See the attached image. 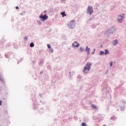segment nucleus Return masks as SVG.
Listing matches in <instances>:
<instances>
[{
	"instance_id": "9",
	"label": "nucleus",
	"mask_w": 126,
	"mask_h": 126,
	"mask_svg": "<svg viewBox=\"0 0 126 126\" xmlns=\"http://www.w3.org/2000/svg\"><path fill=\"white\" fill-rule=\"evenodd\" d=\"M91 65H92V64L90 62H87L86 64V66H87V67H89L91 69Z\"/></svg>"
},
{
	"instance_id": "42",
	"label": "nucleus",
	"mask_w": 126,
	"mask_h": 126,
	"mask_svg": "<svg viewBox=\"0 0 126 126\" xmlns=\"http://www.w3.org/2000/svg\"><path fill=\"white\" fill-rule=\"evenodd\" d=\"M44 12L45 13H46V12H47V11L45 10V11H44Z\"/></svg>"
},
{
	"instance_id": "50",
	"label": "nucleus",
	"mask_w": 126,
	"mask_h": 126,
	"mask_svg": "<svg viewBox=\"0 0 126 126\" xmlns=\"http://www.w3.org/2000/svg\"><path fill=\"white\" fill-rule=\"evenodd\" d=\"M0 126H1L0 125Z\"/></svg>"
},
{
	"instance_id": "38",
	"label": "nucleus",
	"mask_w": 126,
	"mask_h": 126,
	"mask_svg": "<svg viewBox=\"0 0 126 126\" xmlns=\"http://www.w3.org/2000/svg\"><path fill=\"white\" fill-rule=\"evenodd\" d=\"M35 104H36V103H33V106H34V107H36V106H35Z\"/></svg>"
},
{
	"instance_id": "5",
	"label": "nucleus",
	"mask_w": 126,
	"mask_h": 126,
	"mask_svg": "<svg viewBox=\"0 0 126 126\" xmlns=\"http://www.w3.org/2000/svg\"><path fill=\"white\" fill-rule=\"evenodd\" d=\"M67 25L69 28H71V29H73L74 27H75V23H74V20H71L70 22V23Z\"/></svg>"
},
{
	"instance_id": "32",
	"label": "nucleus",
	"mask_w": 126,
	"mask_h": 126,
	"mask_svg": "<svg viewBox=\"0 0 126 126\" xmlns=\"http://www.w3.org/2000/svg\"><path fill=\"white\" fill-rule=\"evenodd\" d=\"M15 8H16V9H19V7L17 6H16Z\"/></svg>"
},
{
	"instance_id": "13",
	"label": "nucleus",
	"mask_w": 126,
	"mask_h": 126,
	"mask_svg": "<svg viewBox=\"0 0 126 126\" xmlns=\"http://www.w3.org/2000/svg\"><path fill=\"white\" fill-rule=\"evenodd\" d=\"M61 15H62V17H64V16H66V15L65 14V12H62L61 13Z\"/></svg>"
},
{
	"instance_id": "8",
	"label": "nucleus",
	"mask_w": 126,
	"mask_h": 126,
	"mask_svg": "<svg viewBox=\"0 0 126 126\" xmlns=\"http://www.w3.org/2000/svg\"><path fill=\"white\" fill-rule=\"evenodd\" d=\"M85 51L87 52V55H90V48H88V46L86 47Z\"/></svg>"
},
{
	"instance_id": "19",
	"label": "nucleus",
	"mask_w": 126,
	"mask_h": 126,
	"mask_svg": "<svg viewBox=\"0 0 126 126\" xmlns=\"http://www.w3.org/2000/svg\"><path fill=\"white\" fill-rule=\"evenodd\" d=\"M0 81H1V82L4 83V79H3V78L0 77Z\"/></svg>"
},
{
	"instance_id": "39",
	"label": "nucleus",
	"mask_w": 126,
	"mask_h": 126,
	"mask_svg": "<svg viewBox=\"0 0 126 126\" xmlns=\"http://www.w3.org/2000/svg\"><path fill=\"white\" fill-rule=\"evenodd\" d=\"M39 96H40L42 97V95L41 94H39Z\"/></svg>"
},
{
	"instance_id": "24",
	"label": "nucleus",
	"mask_w": 126,
	"mask_h": 126,
	"mask_svg": "<svg viewBox=\"0 0 126 126\" xmlns=\"http://www.w3.org/2000/svg\"><path fill=\"white\" fill-rule=\"evenodd\" d=\"M81 126H86V124L85 123H82Z\"/></svg>"
},
{
	"instance_id": "4",
	"label": "nucleus",
	"mask_w": 126,
	"mask_h": 126,
	"mask_svg": "<svg viewBox=\"0 0 126 126\" xmlns=\"http://www.w3.org/2000/svg\"><path fill=\"white\" fill-rule=\"evenodd\" d=\"M87 13L91 15L93 13V6L89 5L87 10Z\"/></svg>"
},
{
	"instance_id": "1",
	"label": "nucleus",
	"mask_w": 126,
	"mask_h": 126,
	"mask_svg": "<svg viewBox=\"0 0 126 126\" xmlns=\"http://www.w3.org/2000/svg\"><path fill=\"white\" fill-rule=\"evenodd\" d=\"M116 30L117 29L116 28L112 27L109 28L107 31L105 32L104 34H113V33H115V32H116Z\"/></svg>"
},
{
	"instance_id": "49",
	"label": "nucleus",
	"mask_w": 126,
	"mask_h": 126,
	"mask_svg": "<svg viewBox=\"0 0 126 126\" xmlns=\"http://www.w3.org/2000/svg\"><path fill=\"white\" fill-rule=\"evenodd\" d=\"M21 15H22V13Z\"/></svg>"
},
{
	"instance_id": "45",
	"label": "nucleus",
	"mask_w": 126,
	"mask_h": 126,
	"mask_svg": "<svg viewBox=\"0 0 126 126\" xmlns=\"http://www.w3.org/2000/svg\"><path fill=\"white\" fill-rule=\"evenodd\" d=\"M19 63V62H18L17 64H18Z\"/></svg>"
},
{
	"instance_id": "47",
	"label": "nucleus",
	"mask_w": 126,
	"mask_h": 126,
	"mask_svg": "<svg viewBox=\"0 0 126 126\" xmlns=\"http://www.w3.org/2000/svg\"><path fill=\"white\" fill-rule=\"evenodd\" d=\"M117 111H119V109H117Z\"/></svg>"
},
{
	"instance_id": "12",
	"label": "nucleus",
	"mask_w": 126,
	"mask_h": 126,
	"mask_svg": "<svg viewBox=\"0 0 126 126\" xmlns=\"http://www.w3.org/2000/svg\"><path fill=\"white\" fill-rule=\"evenodd\" d=\"M84 121L85 122H89V118H88V117H85L84 118Z\"/></svg>"
},
{
	"instance_id": "41",
	"label": "nucleus",
	"mask_w": 126,
	"mask_h": 126,
	"mask_svg": "<svg viewBox=\"0 0 126 126\" xmlns=\"http://www.w3.org/2000/svg\"><path fill=\"white\" fill-rule=\"evenodd\" d=\"M108 89V87H106L105 89H106V91H107V89Z\"/></svg>"
},
{
	"instance_id": "16",
	"label": "nucleus",
	"mask_w": 126,
	"mask_h": 126,
	"mask_svg": "<svg viewBox=\"0 0 126 126\" xmlns=\"http://www.w3.org/2000/svg\"><path fill=\"white\" fill-rule=\"evenodd\" d=\"M92 107L94 109V110L97 109V107H96V106H95L94 104L92 105Z\"/></svg>"
},
{
	"instance_id": "28",
	"label": "nucleus",
	"mask_w": 126,
	"mask_h": 126,
	"mask_svg": "<svg viewBox=\"0 0 126 126\" xmlns=\"http://www.w3.org/2000/svg\"><path fill=\"white\" fill-rule=\"evenodd\" d=\"M112 65H113V62H110V66L111 67V66H112Z\"/></svg>"
},
{
	"instance_id": "10",
	"label": "nucleus",
	"mask_w": 126,
	"mask_h": 126,
	"mask_svg": "<svg viewBox=\"0 0 126 126\" xmlns=\"http://www.w3.org/2000/svg\"><path fill=\"white\" fill-rule=\"evenodd\" d=\"M104 51H105L104 55L105 56L107 55H109V54H110V52L109 51V50L108 49H105Z\"/></svg>"
},
{
	"instance_id": "44",
	"label": "nucleus",
	"mask_w": 126,
	"mask_h": 126,
	"mask_svg": "<svg viewBox=\"0 0 126 126\" xmlns=\"http://www.w3.org/2000/svg\"><path fill=\"white\" fill-rule=\"evenodd\" d=\"M103 126H106V125H103Z\"/></svg>"
},
{
	"instance_id": "23",
	"label": "nucleus",
	"mask_w": 126,
	"mask_h": 126,
	"mask_svg": "<svg viewBox=\"0 0 126 126\" xmlns=\"http://www.w3.org/2000/svg\"><path fill=\"white\" fill-rule=\"evenodd\" d=\"M37 22L38 25H41V24H42V22L40 21H37Z\"/></svg>"
},
{
	"instance_id": "48",
	"label": "nucleus",
	"mask_w": 126,
	"mask_h": 126,
	"mask_svg": "<svg viewBox=\"0 0 126 126\" xmlns=\"http://www.w3.org/2000/svg\"><path fill=\"white\" fill-rule=\"evenodd\" d=\"M41 101H40V103H41Z\"/></svg>"
},
{
	"instance_id": "43",
	"label": "nucleus",
	"mask_w": 126,
	"mask_h": 126,
	"mask_svg": "<svg viewBox=\"0 0 126 126\" xmlns=\"http://www.w3.org/2000/svg\"><path fill=\"white\" fill-rule=\"evenodd\" d=\"M40 63L42 64V63H43V62H40Z\"/></svg>"
},
{
	"instance_id": "21",
	"label": "nucleus",
	"mask_w": 126,
	"mask_h": 126,
	"mask_svg": "<svg viewBox=\"0 0 126 126\" xmlns=\"http://www.w3.org/2000/svg\"><path fill=\"white\" fill-rule=\"evenodd\" d=\"M125 108H126V107H125L121 106V107H120V110L121 111H124L125 110Z\"/></svg>"
},
{
	"instance_id": "29",
	"label": "nucleus",
	"mask_w": 126,
	"mask_h": 126,
	"mask_svg": "<svg viewBox=\"0 0 126 126\" xmlns=\"http://www.w3.org/2000/svg\"><path fill=\"white\" fill-rule=\"evenodd\" d=\"M93 120H96L97 118L96 117H95V116H93Z\"/></svg>"
},
{
	"instance_id": "3",
	"label": "nucleus",
	"mask_w": 126,
	"mask_h": 126,
	"mask_svg": "<svg viewBox=\"0 0 126 126\" xmlns=\"http://www.w3.org/2000/svg\"><path fill=\"white\" fill-rule=\"evenodd\" d=\"M124 18H125V16H124V14H121L118 16L117 21L118 23H122L123 20H124Z\"/></svg>"
},
{
	"instance_id": "46",
	"label": "nucleus",
	"mask_w": 126,
	"mask_h": 126,
	"mask_svg": "<svg viewBox=\"0 0 126 126\" xmlns=\"http://www.w3.org/2000/svg\"><path fill=\"white\" fill-rule=\"evenodd\" d=\"M107 93H109V91H107Z\"/></svg>"
},
{
	"instance_id": "22",
	"label": "nucleus",
	"mask_w": 126,
	"mask_h": 126,
	"mask_svg": "<svg viewBox=\"0 0 126 126\" xmlns=\"http://www.w3.org/2000/svg\"><path fill=\"white\" fill-rule=\"evenodd\" d=\"M110 120H113V121H115V120H117V118L115 117H112L110 118Z\"/></svg>"
},
{
	"instance_id": "11",
	"label": "nucleus",
	"mask_w": 126,
	"mask_h": 126,
	"mask_svg": "<svg viewBox=\"0 0 126 126\" xmlns=\"http://www.w3.org/2000/svg\"><path fill=\"white\" fill-rule=\"evenodd\" d=\"M118 43V39H115L113 42V45L114 46H116V45H117Z\"/></svg>"
},
{
	"instance_id": "36",
	"label": "nucleus",
	"mask_w": 126,
	"mask_h": 126,
	"mask_svg": "<svg viewBox=\"0 0 126 126\" xmlns=\"http://www.w3.org/2000/svg\"><path fill=\"white\" fill-rule=\"evenodd\" d=\"M70 76H71V72H69Z\"/></svg>"
},
{
	"instance_id": "37",
	"label": "nucleus",
	"mask_w": 126,
	"mask_h": 126,
	"mask_svg": "<svg viewBox=\"0 0 126 126\" xmlns=\"http://www.w3.org/2000/svg\"><path fill=\"white\" fill-rule=\"evenodd\" d=\"M92 18H90V19H89V21H90V20H92Z\"/></svg>"
},
{
	"instance_id": "20",
	"label": "nucleus",
	"mask_w": 126,
	"mask_h": 126,
	"mask_svg": "<svg viewBox=\"0 0 126 126\" xmlns=\"http://www.w3.org/2000/svg\"><path fill=\"white\" fill-rule=\"evenodd\" d=\"M92 29H95V28H96V25L93 24L92 25Z\"/></svg>"
},
{
	"instance_id": "31",
	"label": "nucleus",
	"mask_w": 126,
	"mask_h": 126,
	"mask_svg": "<svg viewBox=\"0 0 126 126\" xmlns=\"http://www.w3.org/2000/svg\"><path fill=\"white\" fill-rule=\"evenodd\" d=\"M2 104V101L0 100V106H1Z\"/></svg>"
},
{
	"instance_id": "33",
	"label": "nucleus",
	"mask_w": 126,
	"mask_h": 126,
	"mask_svg": "<svg viewBox=\"0 0 126 126\" xmlns=\"http://www.w3.org/2000/svg\"><path fill=\"white\" fill-rule=\"evenodd\" d=\"M43 73V72L42 71H41L40 72V74H41V75H42V74Z\"/></svg>"
},
{
	"instance_id": "15",
	"label": "nucleus",
	"mask_w": 126,
	"mask_h": 126,
	"mask_svg": "<svg viewBox=\"0 0 126 126\" xmlns=\"http://www.w3.org/2000/svg\"><path fill=\"white\" fill-rule=\"evenodd\" d=\"M85 51L84 48L82 47H80V52H81V53H83V52Z\"/></svg>"
},
{
	"instance_id": "27",
	"label": "nucleus",
	"mask_w": 126,
	"mask_h": 126,
	"mask_svg": "<svg viewBox=\"0 0 126 126\" xmlns=\"http://www.w3.org/2000/svg\"><path fill=\"white\" fill-rule=\"evenodd\" d=\"M28 39V38L27 37V36L24 37V40H25L26 41H27Z\"/></svg>"
},
{
	"instance_id": "34",
	"label": "nucleus",
	"mask_w": 126,
	"mask_h": 126,
	"mask_svg": "<svg viewBox=\"0 0 126 126\" xmlns=\"http://www.w3.org/2000/svg\"><path fill=\"white\" fill-rule=\"evenodd\" d=\"M122 103H124V104H126V101H122Z\"/></svg>"
},
{
	"instance_id": "25",
	"label": "nucleus",
	"mask_w": 126,
	"mask_h": 126,
	"mask_svg": "<svg viewBox=\"0 0 126 126\" xmlns=\"http://www.w3.org/2000/svg\"><path fill=\"white\" fill-rule=\"evenodd\" d=\"M47 48L49 49H51V45L50 44H47Z\"/></svg>"
},
{
	"instance_id": "35",
	"label": "nucleus",
	"mask_w": 126,
	"mask_h": 126,
	"mask_svg": "<svg viewBox=\"0 0 126 126\" xmlns=\"http://www.w3.org/2000/svg\"><path fill=\"white\" fill-rule=\"evenodd\" d=\"M95 54V52H93L92 53V55H94Z\"/></svg>"
},
{
	"instance_id": "26",
	"label": "nucleus",
	"mask_w": 126,
	"mask_h": 126,
	"mask_svg": "<svg viewBox=\"0 0 126 126\" xmlns=\"http://www.w3.org/2000/svg\"><path fill=\"white\" fill-rule=\"evenodd\" d=\"M105 74H107V75L109 74V70L108 69H107L106 70V72H105Z\"/></svg>"
},
{
	"instance_id": "17",
	"label": "nucleus",
	"mask_w": 126,
	"mask_h": 126,
	"mask_svg": "<svg viewBox=\"0 0 126 126\" xmlns=\"http://www.w3.org/2000/svg\"><path fill=\"white\" fill-rule=\"evenodd\" d=\"M9 53H6L5 55V58H7V59H9Z\"/></svg>"
},
{
	"instance_id": "40",
	"label": "nucleus",
	"mask_w": 126,
	"mask_h": 126,
	"mask_svg": "<svg viewBox=\"0 0 126 126\" xmlns=\"http://www.w3.org/2000/svg\"><path fill=\"white\" fill-rule=\"evenodd\" d=\"M96 51V49H94V52H95V51Z\"/></svg>"
},
{
	"instance_id": "18",
	"label": "nucleus",
	"mask_w": 126,
	"mask_h": 126,
	"mask_svg": "<svg viewBox=\"0 0 126 126\" xmlns=\"http://www.w3.org/2000/svg\"><path fill=\"white\" fill-rule=\"evenodd\" d=\"M30 46L31 47V48H33V47H34V43L32 42L30 44Z\"/></svg>"
},
{
	"instance_id": "30",
	"label": "nucleus",
	"mask_w": 126,
	"mask_h": 126,
	"mask_svg": "<svg viewBox=\"0 0 126 126\" xmlns=\"http://www.w3.org/2000/svg\"><path fill=\"white\" fill-rule=\"evenodd\" d=\"M51 53H54V50L50 48Z\"/></svg>"
},
{
	"instance_id": "7",
	"label": "nucleus",
	"mask_w": 126,
	"mask_h": 126,
	"mask_svg": "<svg viewBox=\"0 0 126 126\" xmlns=\"http://www.w3.org/2000/svg\"><path fill=\"white\" fill-rule=\"evenodd\" d=\"M73 47H75L76 48H78L79 46H80V44L79 43H77V41H75L74 43L72 44Z\"/></svg>"
},
{
	"instance_id": "2",
	"label": "nucleus",
	"mask_w": 126,
	"mask_h": 126,
	"mask_svg": "<svg viewBox=\"0 0 126 126\" xmlns=\"http://www.w3.org/2000/svg\"><path fill=\"white\" fill-rule=\"evenodd\" d=\"M39 18L41 19V21L43 22L44 21H46V20L49 18V17L46 14L44 15H43V14H41L39 16Z\"/></svg>"
},
{
	"instance_id": "6",
	"label": "nucleus",
	"mask_w": 126,
	"mask_h": 126,
	"mask_svg": "<svg viewBox=\"0 0 126 126\" xmlns=\"http://www.w3.org/2000/svg\"><path fill=\"white\" fill-rule=\"evenodd\" d=\"M91 69L89 67H87L86 66H84V69L83 70V73H85V74H87V73H88V71Z\"/></svg>"
},
{
	"instance_id": "14",
	"label": "nucleus",
	"mask_w": 126,
	"mask_h": 126,
	"mask_svg": "<svg viewBox=\"0 0 126 126\" xmlns=\"http://www.w3.org/2000/svg\"><path fill=\"white\" fill-rule=\"evenodd\" d=\"M105 54V52L103 51H100L99 52V56H103V55Z\"/></svg>"
}]
</instances>
